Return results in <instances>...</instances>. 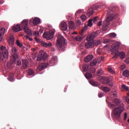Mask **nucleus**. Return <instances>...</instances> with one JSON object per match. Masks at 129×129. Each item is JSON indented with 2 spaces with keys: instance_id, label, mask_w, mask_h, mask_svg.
I'll list each match as a JSON object with an SVG mask.
<instances>
[{
  "instance_id": "f257e3e1",
  "label": "nucleus",
  "mask_w": 129,
  "mask_h": 129,
  "mask_svg": "<svg viewBox=\"0 0 129 129\" xmlns=\"http://www.w3.org/2000/svg\"><path fill=\"white\" fill-rule=\"evenodd\" d=\"M113 103L115 104L110 103L109 106L111 108H114L113 110V116L116 118L118 119L120 117L121 114L124 111V104L118 99H115L113 100ZM118 106V107H116Z\"/></svg>"
},
{
  "instance_id": "f03ea898",
  "label": "nucleus",
  "mask_w": 129,
  "mask_h": 129,
  "mask_svg": "<svg viewBox=\"0 0 129 129\" xmlns=\"http://www.w3.org/2000/svg\"><path fill=\"white\" fill-rule=\"evenodd\" d=\"M21 27L24 30V32L28 36H25L26 39H29V41H33V39L30 38L29 36H32V31L28 27V20H23L21 22Z\"/></svg>"
},
{
  "instance_id": "7ed1b4c3",
  "label": "nucleus",
  "mask_w": 129,
  "mask_h": 129,
  "mask_svg": "<svg viewBox=\"0 0 129 129\" xmlns=\"http://www.w3.org/2000/svg\"><path fill=\"white\" fill-rule=\"evenodd\" d=\"M66 44L65 38H64V37L61 35H58L56 44L57 49L63 52L66 50Z\"/></svg>"
},
{
  "instance_id": "20e7f679",
  "label": "nucleus",
  "mask_w": 129,
  "mask_h": 129,
  "mask_svg": "<svg viewBox=\"0 0 129 129\" xmlns=\"http://www.w3.org/2000/svg\"><path fill=\"white\" fill-rule=\"evenodd\" d=\"M117 15H111L106 18V20H104L103 22V25H102V30L106 31L108 28L109 26L110 25L111 21L114 20L116 18Z\"/></svg>"
},
{
  "instance_id": "39448f33",
  "label": "nucleus",
  "mask_w": 129,
  "mask_h": 129,
  "mask_svg": "<svg viewBox=\"0 0 129 129\" xmlns=\"http://www.w3.org/2000/svg\"><path fill=\"white\" fill-rule=\"evenodd\" d=\"M2 53L0 52V61L4 62L6 61L7 58H8V50L6 47L2 45L1 47Z\"/></svg>"
},
{
  "instance_id": "423d86ee",
  "label": "nucleus",
  "mask_w": 129,
  "mask_h": 129,
  "mask_svg": "<svg viewBox=\"0 0 129 129\" xmlns=\"http://www.w3.org/2000/svg\"><path fill=\"white\" fill-rule=\"evenodd\" d=\"M121 43L119 42H116L115 45H114L111 49L112 53H114L115 54L112 58L116 59L118 57L119 48L120 47Z\"/></svg>"
},
{
  "instance_id": "0eeeda50",
  "label": "nucleus",
  "mask_w": 129,
  "mask_h": 129,
  "mask_svg": "<svg viewBox=\"0 0 129 129\" xmlns=\"http://www.w3.org/2000/svg\"><path fill=\"white\" fill-rule=\"evenodd\" d=\"M13 61L11 62L10 64L11 68H12L13 64L14 63L15 65L17 66H20L22 65V61L20 59H18V55L17 53H15L13 55Z\"/></svg>"
},
{
  "instance_id": "6e6552de",
  "label": "nucleus",
  "mask_w": 129,
  "mask_h": 129,
  "mask_svg": "<svg viewBox=\"0 0 129 129\" xmlns=\"http://www.w3.org/2000/svg\"><path fill=\"white\" fill-rule=\"evenodd\" d=\"M54 33H55V30L52 29L49 32H44V34H43V37L46 38L47 40H49L53 38Z\"/></svg>"
},
{
  "instance_id": "1a4fd4ad",
  "label": "nucleus",
  "mask_w": 129,
  "mask_h": 129,
  "mask_svg": "<svg viewBox=\"0 0 129 129\" xmlns=\"http://www.w3.org/2000/svg\"><path fill=\"white\" fill-rule=\"evenodd\" d=\"M47 58V54L43 51L41 50L39 51L38 56H37V61H40L41 60H46Z\"/></svg>"
},
{
  "instance_id": "9d476101",
  "label": "nucleus",
  "mask_w": 129,
  "mask_h": 129,
  "mask_svg": "<svg viewBox=\"0 0 129 129\" xmlns=\"http://www.w3.org/2000/svg\"><path fill=\"white\" fill-rule=\"evenodd\" d=\"M87 41L86 43H85V47L88 49L89 48H92L95 47L93 44V40L92 39H86Z\"/></svg>"
},
{
  "instance_id": "9b49d317",
  "label": "nucleus",
  "mask_w": 129,
  "mask_h": 129,
  "mask_svg": "<svg viewBox=\"0 0 129 129\" xmlns=\"http://www.w3.org/2000/svg\"><path fill=\"white\" fill-rule=\"evenodd\" d=\"M86 26L84 27V28H83V29H82V30L80 32L81 36L78 35L76 37L75 39L76 41H80L82 40V39H83L84 36H83L82 34H83L84 32H85L86 31Z\"/></svg>"
},
{
  "instance_id": "f8f14e48",
  "label": "nucleus",
  "mask_w": 129,
  "mask_h": 129,
  "mask_svg": "<svg viewBox=\"0 0 129 129\" xmlns=\"http://www.w3.org/2000/svg\"><path fill=\"white\" fill-rule=\"evenodd\" d=\"M29 67V61L28 60L23 59L22 60V67L21 68V70H26Z\"/></svg>"
},
{
  "instance_id": "ddd939ff",
  "label": "nucleus",
  "mask_w": 129,
  "mask_h": 129,
  "mask_svg": "<svg viewBox=\"0 0 129 129\" xmlns=\"http://www.w3.org/2000/svg\"><path fill=\"white\" fill-rule=\"evenodd\" d=\"M49 65V63H42L39 64L38 67L37 68V70L39 71H41L43 70V69H46L47 68V66Z\"/></svg>"
},
{
  "instance_id": "4468645a",
  "label": "nucleus",
  "mask_w": 129,
  "mask_h": 129,
  "mask_svg": "<svg viewBox=\"0 0 129 129\" xmlns=\"http://www.w3.org/2000/svg\"><path fill=\"white\" fill-rule=\"evenodd\" d=\"M59 27L60 29L64 31H67L68 28L67 23L65 22H60Z\"/></svg>"
},
{
  "instance_id": "2eb2a0df",
  "label": "nucleus",
  "mask_w": 129,
  "mask_h": 129,
  "mask_svg": "<svg viewBox=\"0 0 129 129\" xmlns=\"http://www.w3.org/2000/svg\"><path fill=\"white\" fill-rule=\"evenodd\" d=\"M98 36V33L97 32H94L90 35H89L88 37H87L86 39H90V40H93L94 38L97 37Z\"/></svg>"
},
{
  "instance_id": "dca6fc26",
  "label": "nucleus",
  "mask_w": 129,
  "mask_h": 129,
  "mask_svg": "<svg viewBox=\"0 0 129 129\" xmlns=\"http://www.w3.org/2000/svg\"><path fill=\"white\" fill-rule=\"evenodd\" d=\"M57 61V57L56 56H53L52 59L49 62V66H52L55 63V61Z\"/></svg>"
},
{
  "instance_id": "f3484780",
  "label": "nucleus",
  "mask_w": 129,
  "mask_h": 129,
  "mask_svg": "<svg viewBox=\"0 0 129 129\" xmlns=\"http://www.w3.org/2000/svg\"><path fill=\"white\" fill-rule=\"evenodd\" d=\"M41 45H42V47H44L46 48H48L49 47H51L52 46V43L49 42L47 43L46 42H45L44 41H41L40 42Z\"/></svg>"
},
{
  "instance_id": "a211bd4d",
  "label": "nucleus",
  "mask_w": 129,
  "mask_h": 129,
  "mask_svg": "<svg viewBox=\"0 0 129 129\" xmlns=\"http://www.w3.org/2000/svg\"><path fill=\"white\" fill-rule=\"evenodd\" d=\"M6 29L5 28H2L0 30V42L3 40V36H4V34L5 33Z\"/></svg>"
},
{
  "instance_id": "6ab92c4d",
  "label": "nucleus",
  "mask_w": 129,
  "mask_h": 129,
  "mask_svg": "<svg viewBox=\"0 0 129 129\" xmlns=\"http://www.w3.org/2000/svg\"><path fill=\"white\" fill-rule=\"evenodd\" d=\"M29 22L33 23V25H38L40 22V20L38 18H34V19L32 20H29Z\"/></svg>"
},
{
  "instance_id": "aec40b11",
  "label": "nucleus",
  "mask_w": 129,
  "mask_h": 129,
  "mask_svg": "<svg viewBox=\"0 0 129 129\" xmlns=\"http://www.w3.org/2000/svg\"><path fill=\"white\" fill-rule=\"evenodd\" d=\"M9 44L11 47H12L13 45L14 44V37L13 35L10 36L9 40Z\"/></svg>"
},
{
  "instance_id": "412c9836",
  "label": "nucleus",
  "mask_w": 129,
  "mask_h": 129,
  "mask_svg": "<svg viewBox=\"0 0 129 129\" xmlns=\"http://www.w3.org/2000/svg\"><path fill=\"white\" fill-rule=\"evenodd\" d=\"M13 30L16 32H20V31H22V28H21L20 25H17L13 27Z\"/></svg>"
},
{
  "instance_id": "4be33fe9",
  "label": "nucleus",
  "mask_w": 129,
  "mask_h": 129,
  "mask_svg": "<svg viewBox=\"0 0 129 129\" xmlns=\"http://www.w3.org/2000/svg\"><path fill=\"white\" fill-rule=\"evenodd\" d=\"M69 28H70V29H75L76 28L75 23L73 21H71L69 23Z\"/></svg>"
},
{
  "instance_id": "5701e85b",
  "label": "nucleus",
  "mask_w": 129,
  "mask_h": 129,
  "mask_svg": "<svg viewBox=\"0 0 129 129\" xmlns=\"http://www.w3.org/2000/svg\"><path fill=\"white\" fill-rule=\"evenodd\" d=\"M116 8V7H109V8H108V10L107 11L108 15H111V13L114 12Z\"/></svg>"
},
{
  "instance_id": "b1692460",
  "label": "nucleus",
  "mask_w": 129,
  "mask_h": 129,
  "mask_svg": "<svg viewBox=\"0 0 129 129\" xmlns=\"http://www.w3.org/2000/svg\"><path fill=\"white\" fill-rule=\"evenodd\" d=\"M93 58V55H89L85 58V62H88Z\"/></svg>"
},
{
  "instance_id": "393cba45",
  "label": "nucleus",
  "mask_w": 129,
  "mask_h": 129,
  "mask_svg": "<svg viewBox=\"0 0 129 129\" xmlns=\"http://www.w3.org/2000/svg\"><path fill=\"white\" fill-rule=\"evenodd\" d=\"M99 88L102 91H103L104 92H108L110 91V88H109L108 87H99Z\"/></svg>"
},
{
  "instance_id": "a878e982",
  "label": "nucleus",
  "mask_w": 129,
  "mask_h": 129,
  "mask_svg": "<svg viewBox=\"0 0 129 129\" xmlns=\"http://www.w3.org/2000/svg\"><path fill=\"white\" fill-rule=\"evenodd\" d=\"M8 79H9V81L11 82H14V75L13 74H9V76L8 78Z\"/></svg>"
},
{
  "instance_id": "bb28decb",
  "label": "nucleus",
  "mask_w": 129,
  "mask_h": 129,
  "mask_svg": "<svg viewBox=\"0 0 129 129\" xmlns=\"http://www.w3.org/2000/svg\"><path fill=\"white\" fill-rule=\"evenodd\" d=\"M97 60L96 59H94L90 61V66L92 67L95 66L97 64Z\"/></svg>"
},
{
  "instance_id": "cd10ccee",
  "label": "nucleus",
  "mask_w": 129,
  "mask_h": 129,
  "mask_svg": "<svg viewBox=\"0 0 129 129\" xmlns=\"http://www.w3.org/2000/svg\"><path fill=\"white\" fill-rule=\"evenodd\" d=\"M123 59L125 57V53L123 52H118V57Z\"/></svg>"
},
{
  "instance_id": "c85d7f7f",
  "label": "nucleus",
  "mask_w": 129,
  "mask_h": 129,
  "mask_svg": "<svg viewBox=\"0 0 129 129\" xmlns=\"http://www.w3.org/2000/svg\"><path fill=\"white\" fill-rule=\"evenodd\" d=\"M100 43H101V41H100L99 40H93V45L94 46H98Z\"/></svg>"
},
{
  "instance_id": "c756f323",
  "label": "nucleus",
  "mask_w": 129,
  "mask_h": 129,
  "mask_svg": "<svg viewBox=\"0 0 129 129\" xmlns=\"http://www.w3.org/2000/svg\"><path fill=\"white\" fill-rule=\"evenodd\" d=\"M90 84L92 86H96V87H97L99 85V84L97 82H96L95 81H90Z\"/></svg>"
},
{
  "instance_id": "7c9ffc66",
  "label": "nucleus",
  "mask_w": 129,
  "mask_h": 129,
  "mask_svg": "<svg viewBox=\"0 0 129 129\" xmlns=\"http://www.w3.org/2000/svg\"><path fill=\"white\" fill-rule=\"evenodd\" d=\"M89 67V66H88L87 64L84 65V66H83V70L84 72H87Z\"/></svg>"
},
{
  "instance_id": "2f4dec72",
  "label": "nucleus",
  "mask_w": 129,
  "mask_h": 129,
  "mask_svg": "<svg viewBox=\"0 0 129 129\" xmlns=\"http://www.w3.org/2000/svg\"><path fill=\"white\" fill-rule=\"evenodd\" d=\"M87 79H91L93 77V75H92L91 74H90L89 73H87L85 76Z\"/></svg>"
},
{
  "instance_id": "473e14b6",
  "label": "nucleus",
  "mask_w": 129,
  "mask_h": 129,
  "mask_svg": "<svg viewBox=\"0 0 129 129\" xmlns=\"http://www.w3.org/2000/svg\"><path fill=\"white\" fill-rule=\"evenodd\" d=\"M123 76L125 77H129V71H124L123 73Z\"/></svg>"
},
{
  "instance_id": "72a5a7b5",
  "label": "nucleus",
  "mask_w": 129,
  "mask_h": 129,
  "mask_svg": "<svg viewBox=\"0 0 129 129\" xmlns=\"http://www.w3.org/2000/svg\"><path fill=\"white\" fill-rule=\"evenodd\" d=\"M93 20L90 19V20H89L88 21V26L89 27H92L93 26Z\"/></svg>"
},
{
  "instance_id": "f704fd0d",
  "label": "nucleus",
  "mask_w": 129,
  "mask_h": 129,
  "mask_svg": "<svg viewBox=\"0 0 129 129\" xmlns=\"http://www.w3.org/2000/svg\"><path fill=\"white\" fill-rule=\"evenodd\" d=\"M17 51L18 50H17V48L16 47L12 48V52L13 53V55L14 54H17V55H18V53H17Z\"/></svg>"
},
{
  "instance_id": "c9c22d12",
  "label": "nucleus",
  "mask_w": 129,
  "mask_h": 129,
  "mask_svg": "<svg viewBox=\"0 0 129 129\" xmlns=\"http://www.w3.org/2000/svg\"><path fill=\"white\" fill-rule=\"evenodd\" d=\"M16 44H17V45L18 46V47H22V46H23L22 43H20L18 40H17Z\"/></svg>"
},
{
  "instance_id": "e433bc0d",
  "label": "nucleus",
  "mask_w": 129,
  "mask_h": 129,
  "mask_svg": "<svg viewBox=\"0 0 129 129\" xmlns=\"http://www.w3.org/2000/svg\"><path fill=\"white\" fill-rule=\"evenodd\" d=\"M99 8V6L97 5H94L92 6L91 9L93 10H97Z\"/></svg>"
},
{
  "instance_id": "4c0bfd02",
  "label": "nucleus",
  "mask_w": 129,
  "mask_h": 129,
  "mask_svg": "<svg viewBox=\"0 0 129 129\" xmlns=\"http://www.w3.org/2000/svg\"><path fill=\"white\" fill-rule=\"evenodd\" d=\"M89 70L91 73H95L96 72V69L94 68H90Z\"/></svg>"
},
{
  "instance_id": "58836bf2",
  "label": "nucleus",
  "mask_w": 129,
  "mask_h": 129,
  "mask_svg": "<svg viewBox=\"0 0 129 129\" xmlns=\"http://www.w3.org/2000/svg\"><path fill=\"white\" fill-rule=\"evenodd\" d=\"M109 36L111 38H115L116 37V34L114 33H111V34H109Z\"/></svg>"
},
{
  "instance_id": "ea45409f",
  "label": "nucleus",
  "mask_w": 129,
  "mask_h": 129,
  "mask_svg": "<svg viewBox=\"0 0 129 129\" xmlns=\"http://www.w3.org/2000/svg\"><path fill=\"white\" fill-rule=\"evenodd\" d=\"M33 36H35V37H37L39 36V32L38 31H34L33 32Z\"/></svg>"
},
{
  "instance_id": "a19ab883",
  "label": "nucleus",
  "mask_w": 129,
  "mask_h": 129,
  "mask_svg": "<svg viewBox=\"0 0 129 129\" xmlns=\"http://www.w3.org/2000/svg\"><path fill=\"white\" fill-rule=\"evenodd\" d=\"M34 73L33 71L31 69H29L28 71L27 72V74L30 76L33 75V73Z\"/></svg>"
},
{
  "instance_id": "79ce46f5",
  "label": "nucleus",
  "mask_w": 129,
  "mask_h": 129,
  "mask_svg": "<svg viewBox=\"0 0 129 129\" xmlns=\"http://www.w3.org/2000/svg\"><path fill=\"white\" fill-rule=\"evenodd\" d=\"M122 88H123V89L125 90L126 91H127L128 90V87H127L126 85H125L124 84L122 85L121 86Z\"/></svg>"
},
{
  "instance_id": "37998d69",
  "label": "nucleus",
  "mask_w": 129,
  "mask_h": 129,
  "mask_svg": "<svg viewBox=\"0 0 129 129\" xmlns=\"http://www.w3.org/2000/svg\"><path fill=\"white\" fill-rule=\"evenodd\" d=\"M103 42H104V44H107L108 43H110L111 42V40L109 39H104Z\"/></svg>"
},
{
  "instance_id": "c03bdc74",
  "label": "nucleus",
  "mask_w": 129,
  "mask_h": 129,
  "mask_svg": "<svg viewBox=\"0 0 129 129\" xmlns=\"http://www.w3.org/2000/svg\"><path fill=\"white\" fill-rule=\"evenodd\" d=\"M97 73H98V75H102L103 73V70H102V69L98 70V71H97Z\"/></svg>"
},
{
  "instance_id": "a18cd8bd",
  "label": "nucleus",
  "mask_w": 129,
  "mask_h": 129,
  "mask_svg": "<svg viewBox=\"0 0 129 129\" xmlns=\"http://www.w3.org/2000/svg\"><path fill=\"white\" fill-rule=\"evenodd\" d=\"M20 75V72L19 71H15L14 75L16 77L19 76Z\"/></svg>"
},
{
  "instance_id": "49530a36",
  "label": "nucleus",
  "mask_w": 129,
  "mask_h": 129,
  "mask_svg": "<svg viewBox=\"0 0 129 129\" xmlns=\"http://www.w3.org/2000/svg\"><path fill=\"white\" fill-rule=\"evenodd\" d=\"M108 72H109L110 73H112V74L114 73V71H113V69H111V68H108Z\"/></svg>"
},
{
  "instance_id": "de8ad7c7",
  "label": "nucleus",
  "mask_w": 129,
  "mask_h": 129,
  "mask_svg": "<svg viewBox=\"0 0 129 129\" xmlns=\"http://www.w3.org/2000/svg\"><path fill=\"white\" fill-rule=\"evenodd\" d=\"M97 19H98V17H95L93 18V19H92V21H93V23H94L95 24V23H97Z\"/></svg>"
},
{
  "instance_id": "09e8293b",
  "label": "nucleus",
  "mask_w": 129,
  "mask_h": 129,
  "mask_svg": "<svg viewBox=\"0 0 129 129\" xmlns=\"http://www.w3.org/2000/svg\"><path fill=\"white\" fill-rule=\"evenodd\" d=\"M76 22L78 26H80V25H81V21H80L79 19L77 20Z\"/></svg>"
},
{
  "instance_id": "8fccbe9b",
  "label": "nucleus",
  "mask_w": 129,
  "mask_h": 129,
  "mask_svg": "<svg viewBox=\"0 0 129 129\" xmlns=\"http://www.w3.org/2000/svg\"><path fill=\"white\" fill-rule=\"evenodd\" d=\"M88 13L89 16H92L94 13V11L91 10L90 11H88Z\"/></svg>"
},
{
  "instance_id": "3c124183",
  "label": "nucleus",
  "mask_w": 129,
  "mask_h": 129,
  "mask_svg": "<svg viewBox=\"0 0 129 129\" xmlns=\"http://www.w3.org/2000/svg\"><path fill=\"white\" fill-rule=\"evenodd\" d=\"M107 83L108 85H109L110 86H113V83L111 82L110 80H108Z\"/></svg>"
},
{
  "instance_id": "603ef678",
  "label": "nucleus",
  "mask_w": 129,
  "mask_h": 129,
  "mask_svg": "<svg viewBox=\"0 0 129 129\" xmlns=\"http://www.w3.org/2000/svg\"><path fill=\"white\" fill-rule=\"evenodd\" d=\"M81 19H82L83 21H85L86 20V17L84 15H82V16H81Z\"/></svg>"
},
{
  "instance_id": "864d4df0",
  "label": "nucleus",
  "mask_w": 129,
  "mask_h": 129,
  "mask_svg": "<svg viewBox=\"0 0 129 129\" xmlns=\"http://www.w3.org/2000/svg\"><path fill=\"white\" fill-rule=\"evenodd\" d=\"M82 12V10H78V11H77L76 13V16H77L78 14H80V13Z\"/></svg>"
},
{
  "instance_id": "5fc2aeb1",
  "label": "nucleus",
  "mask_w": 129,
  "mask_h": 129,
  "mask_svg": "<svg viewBox=\"0 0 129 129\" xmlns=\"http://www.w3.org/2000/svg\"><path fill=\"white\" fill-rule=\"evenodd\" d=\"M34 39L36 42H40V39H39L37 37H34Z\"/></svg>"
},
{
  "instance_id": "6e6d98bb",
  "label": "nucleus",
  "mask_w": 129,
  "mask_h": 129,
  "mask_svg": "<svg viewBox=\"0 0 129 129\" xmlns=\"http://www.w3.org/2000/svg\"><path fill=\"white\" fill-rule=\"evenodd\" d=\"M98 95L99 98H101L102 97H103V94L102 93H98Z\"/></svg>"
},
{
  "instance_id": "4d7b16f0",
  "label": "nucleus",
  "mask_w": 129,
  "mask_h": 129,
  "mask_svg": "<svg viewBox=\"0 0 129 129\" xmlns=\"http://www.w3.org/2000/svg\"><path fill=\"white\" fill-rule=\"evenodd\" d=\"M127 118V113H125L124 115V120H126Z\"/></svg>"
},
{
  "instance_id": "13d9d810",
  "label": "nucleus",
  "mask_w": 129,
  "mask_h": 129,
  "mask_svg": "<svg viewBox=\"0 0 129 129\" xmlns=\"http://www.w3.org/2000/svg\"><path fill=\"white\" fill-rule=\"evenodd\" d=\"M101 25H102V21H100L99 23H98V26L100 27V26H101Z\"/></svg>"
},
{
  "instance_id": "bf43d9fd",
  "label": "nucleus",
  "mask_w": 129,
  "mask_h": 129,
  "mask_svg": "<svg viewBox=\"0 0 129 129\" xmlns=\"http://www.w3.org/2000/svg\"><path fill=\"white\" fill-rule=\"evenodd\" d=\"M125 101L127 102V104H129V99L128 98L126 97Z\"/></svg>"
},
{
  "instance_id": "052dcab7",
  "label": "nucleus",
  "mask_w": 129,
  "mask_h": 129,
  "mask_svg": "<svg viewBox=\"0 0 129 129\" xmlns=\"http://www.w3.org/2000/svg\"><path fill=\"white\" fill-rule=\"evenodd\" d=\"M113 97H117V93H113Z\"/></svg>"
},
{
  "instance_id": "680f3d73",
  "label": "nucleus",
  "mask_w": 129,
  "mask_h": 129,
  "mask_svg": "<svg viewBox=\"0 0 129 129\" xmlns=\"http://www.w3.org/2000/svg\"><path fill=\"white\" fill-rule=\"evenodd\" d=\"M51 50H52V51H55V48H54V47H52V48H51Z\"/></svg>"
},
{
  "instance_id": "e2e57ef3",
  "label": "nucleus",
  "mask_w": 129,
  "mask_h": 129,
  "mask_svg": "<svg viewBox=\"0 0 129 129\" xmlns=\"http://www.w3.org/2000/svg\"><path fill=\"white\" fill-rule=\"evenodd\" d=\"M125 62H127V63H129V58H127V59H126Z\"/></svg>"
},
{
  "instance_id": "0e129e2a",
  "label": "nucleus",
  "mask_w": 129,
  "mask_h": 129,
  "mask_svg": "<svg viewBox=\"0 0 129 129\" xmlns=\"http://www.w3.org/2000/svg\"><path fill=\"white\" fill-rule=\"evenodd\" d=\"M43 31L42 29L39 30V32L40 33V34H42Z\"/></svg>"
},
{
  "instance_id": "69168bd1",
  "label": "nucleus",
  "mask_w": 129,
  "mask_h": 129,
  "mask_svg": "<svg viewBox=\"0 0 129 129\" xmlns=\"http://www.w3.org/2000/svg\"><path fill=\"white\" fill-rule=\"evenodd\" d=\"M101 58L102 61H103V60H104V57H103V56H101Z\"/></svg>"
},
{
  "instance_id": "338daca9",
  "label": "nucleus",
  "mask_w": 129,
  "mask_h": 129,
  "mask_svg": "<svg viewBox=\"0 0 129 129\" xmlns=\"http://www.w3.org/2000/svg\"><path fill=\"white\" fill-rule=\"evenodd\" d=\"M2 4H3V1L0 0V5H2Z\"/></svg>"
},
{
  "instance_id": "774afa93",
  "label": "nucleus",
  "mask_w": 129,
  "mask_h": 129,
  "mask_svg": "<svg viewBox=\"0 0 129 129\" xmlns=\"http://www.w3.org/2000/svg\"><path fill=\"white\" fill-rule=\"evenodd\" d=\"M127 96L129 97V91H128V93H127Z\"/></svg>"
}]
</instances>
